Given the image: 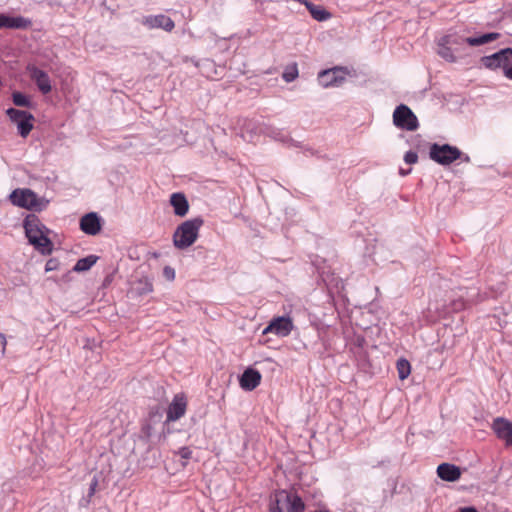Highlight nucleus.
Returning <instances> with one entry per match:
<instances>
[{"label": "nucleus", "mask_w": 512, "mask_h": 512, "mask_svg": "<svg viewBox=\"0 0 512 512\" xmlns=\"http://www.w3.org/2000/svg\"><path fill=\"white\" fill-rule=\"evenodd\" d=\"M499 36L500 34L496 32L470 37H464L457 33H450L439 38L437 53L448 62H456L467 55L465 52L466 45L472 47L482 46L497 40Z\"/></svg>", "instance_id": "obj_1"}, {"label": "nucleus", "mask_w": 512, "mask_h": 512, "mask_svg": "<svg viewBox=\"0 0 512 512\" xmlns=\"http://www.w3.org/2000/svg\"><path fill=\"white\" fill-rule=\"evenodd\" d=\"M24 229L29 243L36 250L44 255L51 253L53 244L48 237L49 230L35 215H29L25 218Z\"/></svg>", "instance_id": "obj_2"}, {"label": "nucleus", "mask_w": 512, "mask_h": 512, "mask_svg": "<svg viewBox=\"0 0 512 512\" xmlns=\"http://www.w3.org/2000/svg\"><path fill=\"white\" fill-rule=\"evenodd\" d=\"M204 221L200 217L181 223L173 234V244L177 249L184 250L192 246L199 236V230Z\"/></svg>", "instance_id": "obj_3"}, {"label": "nucleus", "mask_w": 512, "mask_h": 512, "mask_svg": "<svg viewBox=\"0 0 512 512\" xmlns=\"http://www.w3.org/2000/svg\"><path fill=\"white\" fill-rule=\"evenodd\" d=\"M305 504L302 499L285 490L277 491L271 501V512H304Z\"/></svg>", "instance_id": "obj_4"}, {"label": "nucleus", "mask_w": 512, "mask_h": 512, "mask_svg": "<svg viewBox=\"0 0 512 512\" xmlns=\"http://www.w3.org/2000/svg\"><path fill=\"white\" fill-rule=\"evenodd\" d=\"M430 158L440 165H450L457 159H462L464 162H469L470 157L463 155V153L455 146L449 144H432L429 151Z\"/></svg>", "instance_id": "obj_5"}, {"label": "nucleus", "mask_w": 512, "mask_h": 512, "mask_svg": "<svg viewBox=\"0 0 512 512\" xmlns=\"http://www.w3.org/2000/svg\"><path fill=\"white\" fill-rule=\"evenodd\" d=\"M13 205L29 210L41 211L48 205V201L40 198L30 189H16L9 196Z\"/></svg>", "instance_id": "obj_6"}, {"label": "nucleus", "mask_w": 512, "mask_h": 512, "mask_svg": "<svg viewBox=\"0 0 512 512\" xmlns=\"http://www.w3.org/2000/svg\"><path fill=\"white\" fill-rule=\"evenodd\" d=\"M393 124L397 128L407 131H415L419 126L416 115L404 104L395 108L393 112Z\"/></svg>", "instance_id": "obj_7"}, {"label": "nucleus", "mask_w": 512, "mask_h": 512, "mask_svg": "<svg viewBox=\"0 0 512 512\" xmlns=\"http://www.w3.org/2000/svg\"><path fill=\"white\" fill-rule=\"evenodd\" d=\"M6 114L10 120L16 124L18 133L23 138H26L33 129V115L27 111L18 110L15 108L7 109Z\"/></svg>", "instance_id": "obj_8"}, {"label": "nucleus", "mask_w": 512, "mask_h": 512, "mask_svg": "<svg viewBox=\"0 0 512 512\" xmlns=\"http://www.w3.org/2000/svg\"><path fill=\"white\" fill-rule=\"evenodd\" d=\"M512 61V48H504L500 51L481 58L482 65L490 70L501 69L503 73Z\"/></svg>", "instance_id": "obj_9"}, {"label": "nucleus", "mask_w": 512, "mask_h": 512, "mask_svg": "<svg viewBox=\"0 0 512 512\" xmlns=\"http://www.w3.org/2000/svg\"><path fill=\"white\" fill-rule=\"evenodd\" d=\"M347 74L346 68L334 67L321 71L318 75V81L324 88L338 87L345 82Z\"/></svg>", "instance_id": "obj_10"}, {"label": "nucleus", "mask_w": 512, "mask_h": 512, "mask_svg": "<svg viewBox=\"0 0 512 512\" xmlns=\"http://www.w3.org/2000/svg\"><path fill=\"white\" fill-rule=\"evenodd\" d=\"M294 325L290 317L278 316L273 318L267 327L264 328L263 334H274L278 337H286L293 330Z\"/></svg>", "instance_id": "obj_11"}, {"label": "nucleus", "mask_w": 512, "mask_h": 512, "mask_svg": "<svg viewBox=\"0 0 512 512\" xmlns=\"http://www.w3.org/2000/svg\"><path fill=\"white\" fill-rule=\"evenodd\" d=\"M30 78L35 82L37 88L42 94H48L52 90L51 79L49 75L35 65L27 67Z\"/></svg>", "instance_id": "obj_12"}, {"label": "nucleus", "mask_w": 512, "mask_h": 512, "mask_svg": "<svg viewBox=\"0 0 512 512\" xmlns=\"http://www.w3.org/2000/svg\"><path fill=\"white\" fill-rule=\"evenodd\" d=\"M187 409V400L183 394H176L167 410V422H174L184 416Z\"/></svg>", "instance_id": "obj_13"}, {"label": "nucleus", "mask_w": 512, "mask_h": 512, "mask_svg": "<svg viewBox=\"0 0 512 512\" xmlns=\"http://www.w3.org/2000/svg\"><path fill=\"white\" fill-rule=\"evenodd\" d=\"M492 429L496 436L505 442L507 446L512 445V422L498 417L492 423Z\"/></svg>", "instance_id": "obj_14"}, {"label": "nucleus", "mask_w": 512, "mask_h": 512, "mask_svg": "<svg viewBox=\"0 0 512 512\" xmlns=\"http://www.w3.org/2000/svg\"><path fill=\"white\" fill-rule=\"evenodd\" d=\"M143 24L150 29L161 28L167 32H170L175 27L174 21L163 14L148 16L143 20Z\"/></svg>", "instance_id": "obj_15"}, {"label": "nucleus", "mask_w": 512, "mask_h": 512, "mask_svg": "<svg viewBox=\"0 0 512 512\" xmlns=\"http://www.w3.org/2000/svg\"><path fill=\"white\" fill-rule=\"evenodd\" d=\"M32 24L31 20L22 16H9L0 13V29H26Z\"/></svg>", "instance_id": "obj_16"}, {"label": "nucleus", "mask_w": 512, "mask_h": 512, "mask_svg": "<svg viewBox=\"0 0 512 512\" xmlns=\"http://www.w3.org/2000/svg\"><path fill=\"white\" fill-rule=\"evenodd\" d=\"M81 230L88 235H96L100 229V219L94 212L84 215L80 220Z\"/></svg>", "instance_id": "obj_17"}, {"label": "nucleus", "mask_w": 512, "mask_h": 512, "mask_svg": "<svg viewBox=\"0 0 512 512\" xmlns=\"http://www.w3.org/2000/svg\"><path fill=\"white\" fill-rule=\"evenodd\" d=\"M260 381V372L255 369L248 368L240 377V386L245 391H252L260 384Z\"/></svg>", "instance_id": "obj_18"}, {"label": "nucleus", "mask_w": 512, "mask_h": 512, "mask_svg": "<svg viewBox=\"0 0 512 512\" xmlns=\"http://www.w3.org/2000/svg\"><path fill=\"white\" fill-rule=\"evenodd\" d=\"M437 475L447 482H455L461 477V469L450 463H442L437 467Z\"/></svg>", "instance_id": "obj_19"}, {"label": "nucleus", "mask_w": 512, "mask_h": 512, "mask_svg": "<svg viewBox=\"0 0 512 512\" xmlns=\"http://www.w3.org/2000/svg\"><path fill=\"white\" fill-rule=\"evenodd\" d=\"M170 204L176 216L184 217L189 211V203L183 193H173L170 196Z\"/></svg>", "instance_id": "obj_20"}, {"label": "nucleus", "mask_w": 512, "mask_h": 512, "mask_svg": "<svg viewBox=\"0 0 512 512\" xmlns=\"http://www.w3.org/2000/svg\"><path fill=\"white\" fill-rule=\"evenodd\" d=\"M476 296V292L474 290H465L460 289V294L457 299H452L450 301V307L452 311H460L469 303L474 302V297Z\"/></svg>", "instance_id": "obj_21"}, {"label": "nucleus", "mask_w": 512, "mask_h": 512, "mask_svg": "<svg viewBox=\"0 0 512 512\" xmlns=\"http://www.w3.org/2000/svg\"><path fill=\"white\" fill-rule=\"evenodd\" d=\"M98 260L95 255H89L87 257L79 259L74 265L72 271L74 272H85L88 271Z\"/></svg>", "instance_id": "obj_22"}, {"label": "nucleus", "mask_w": 512, "mask_h": 512, "mask_svg": "<svg viewBox=\"0 0 512 512\" xmlns=\"http://www.w3.org/2000/svg\"><path fill=\"white\" fill-rule=\"evenodd\" d=\"M311 16L317 21H326L331 17V14L320 5H314L312 2L307 7Z\"/></svg>", "instance_id": "obj_23"}, {"label": "nucleus", "mask_w": 512, "mask_h": 512, "mask_svg": "<svg viewBox=\"0 0 512 512\" xmlns=\"http://www.w3.org/2000/svg\"><path fill=\"white\" fill-rule=\"evenodd\" d=\"M397 370L399 374V378L401 380L406 379L411 371L410 363L406 359H399L397 361Z\"/></svg>", "instance_id": "obj_24"}, {"label": "nucleus", "mask_w": 512, "mask_h": 512, "mask_svg": "<svg viewBox=\"0 0 512 512\" xmlns=\"http://www.w3.org/2000/svg\"><path fill=\"white\" fill-rule=\"evenodd\" d=\"M12 99H13V103L16 106L30 107V105H31V101L29 100V98L21 92H14L12 94Z\"/></svg>", "instance_id": "obj_25"}, {"label": "nucleus", "mask_w": 512, "mask_h": 512, "mask_svg": "<svg viewBox=\"0 0 512 512\" xmlns=\"http://www.w3.org/2000/svg\"><path fill=\"white\" fill-rule=\"evenodd\" d=\"M282 77L287 83L294 81L298 77V69L296 64L287 67L283 72Z\"/></svg>", "instance_id": "obj_26"}, {"label": "nucleus", "mask_w": 512, "mask_h": 512, "mask_svg": "<svg viewBox=\"0 0 512 512\" xmlns=\"http://www.w3.org/2000/svg\"><path fill=\"white\" fill-rule=\"evenodd\" d=\"M178 454L180 455L181 459L184 461L182 462V466H186L187 460L191 458L192 451L188 447H182L179 449Z\"/></svg>", "instance_id": "obj_27"}, {"label": "nucleus", "mask_w": 512, "mask_h": 512, "mask_svg": "<svg viewBox=\"0 0 512 512\" xmlns=\"http://www.w3.org/2000/svg\"><path fill=\"white\" fill-rule=\"evenodd\" d=\"M59 268V261L55 258L49 259L45 264V271L51 272Z\"/></svg>", "instance_id": "obj_28"}, {"label": "nucleus", "mask_w": 512, "mask_h": 512, "mask_svg": "<svg viewBox=\"0 0 512 512\" xmlns=\"http://www.w3.org/2000/svg\"><path fill=\"white\" fill-rule=\"evenodd\" d=\"M418 160V155L416 152H413V151H408L406 152L405 156H404V161L407 163V164H415Z\"/></svg>", "instance_id": "obj_29"}, {"label": "nucleus", "mask_w": 512, "mask_h": 512, "mask_svg": "<svg viewBox=\"0 0 512 512\" xmlns=\"http://www.w3.org/2000/svg\"><path fill=\"white\" fill-rule=\"evenodd\" d=\"M175 270L174 268L170 267V266H165L164 269H163V276L168 280V281H173L175 279Z\"/></svg>", "instance_id": "obj_30"}, {"label": "nucleus", "mask_w": 512, "mask_h": 512, "mask_svg": "<svg viewBox=\"0 0 512 512\" xmlns=\"http://www.w3.org/2000/svg\"><path fill=\"white\" fill-rule=\"evenodd\" d=\"M56 283H69L72 281V272L67 271L65 274H63L59 279H53Z\"/></svg>", "instance_id": "obj_31"}, {"label": "nucleus", "mask_w": 512, "mask_h": 512, "mask_svg": "<svg viewBox=\"0 0 512 512\" xmlns=\"http://www.w3.org/2000/svg\"><path fill=\"white\" fill-rule=\"evenodd\" d=\"M150 418H151V420H153V421H160V420H161V418H162V412H161V410H160V408H159V407H156V408H155V411H154V410H151V412H150Z\"/></svg>", "instance_id": "obj_32"}, {"label": "nucleus", "mask_w": 512, "mask_h": 512, "mask_svg": "<svg viewBox=\"0 0 512 512\" xmlns=\"http://www.w3.org/2000/svg\"><path fill=\"white\" fill-rule=\"evenodd\" d=\"M140 283L143 284V288L141 289L140 293L144 294V293L152 292L153 286L150 281L145 280L144 282H140Z\"/></svg>", "instance_id": "obj_33"}, {"label": "nucleus", "mask_w": 512, "mask_h": 512, "mask_svg": "<svg viewBox=\"0 0 512 512\" xmlns=\"http://www.w3.org/2000/svg\"><path fill=\"white\" fill-rule=\"evenodd\" d=\"M97 484H98L97 480L93 479V481L91 482L90 487H89V496H92L95 493Z\"/></svg>", "instance_id": "obj_34"}, {"label": "nucleus", "mask_w": 512, "mask_h": 512, "mask_svg": "<svg viewBox=\"0 0 512 512\" xmlns=\"http://www.w3.org/2000/svg\"><path fill=\"white\" fill-rule=\"evenodd\" d=\"M0 339H1V344H2V352L4 353L5 352V348H6V345H7V340H6V337L4 334L0 333Z\"/></svg>", "instance_id": "obj_35"}, {"label": "nucleus", "mask_w": 512, "mask_h": 512, "mask_svg": "<svg viewBox=\"0 0 512 512\" xmlns=\"http://www.w3.org/2000/svg\"><path fill=\"white\" fill-rule=\"evenodd\" d=\"M460 512H477V510L473 507H465L460 510Z\"/></svg>", "instance_id": "obj_36"}, {"label": "nucleus", "mask_w": 512, "mask_h": 512, "mask_svg": "<svg viewBox=\"0 0 512 512\" xmlns=\"http://www.w3.org/2000/svg\"><path fill=\"white\" fill-rule=\"evenodd\" d=\"M409 172H410V170H408V171L400 170V174H402V175H406V174H408Z\"/></svg>", "instance_id": "obj_37"}]
</instances>
